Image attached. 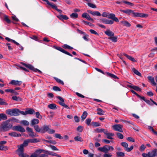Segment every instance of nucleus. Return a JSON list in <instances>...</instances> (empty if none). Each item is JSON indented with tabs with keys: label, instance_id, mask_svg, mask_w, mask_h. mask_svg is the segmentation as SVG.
Instances as JSON below:
<instances>
[{
	"label": "nucleus",
	"instance_id": "1",
	"mask_svg": "<svg viewBox=\"0 0 157 157\" xmlns=\"http://www.w3.org/2000/svg\"><path fill=\"white\" fill-rule=\"evenodd\" d=\"M120 11L121 12L125 13L128 15H132V16L134 17H148V15L142 13H135L131 10L127 9L125 10H120Z\"/></svg>",
	"mask_w": 157,
	"mask_h": 157
},
{
	"label": "nucleus",
	"instance_id": "19",
	"mask_svg": "<svg viewBox=\"0 0 157 157\" xmlns=\"http://www.w3.org/2000/svg\"><path fill=\"white\" fill-rule=\"evenodd\" d=\"M128 86L130 88H132L137 91H141V89L138 86H133L131 85H128Z\"/></svg>",
	"mask_w": 157,
	"mask_h": 157
},
{
	"label": "nucleus",
	"instance_id": "37",
	"mask_svg": "<svg viewBox=\"0 0 157 157\" xmlns=\"http://www.w3.org/2000/svg\"><path fill=\"white\" fill-rule=\"evenodd\" d=\"M87 113L86 112L84 111L83 112L82 115L81 116V118L83 121L85 119L87 116Z\"/></svg>",
	"mask_w": 157,
	"mask_h": 157
},
{
	"label": "nucleus",
	"instance_id": "5",
	"mask_svg": "<svg viewBox=\"0 0 157 157\" xmlns=\"http://www.w3.org/2000/svg\"><path fill=\"white\" fill-rule=\"evenodd\" d=\"M123 126L120 124H116L112 126L113 129L115 131L123 132L122 127Z\"/></svg>",
	"mask_w": 157,
	"mask_h": 157
},
{
	"label": "nucleus",
	"instance_id": "11",
	"mask_svg": "<svg viewBox=\"0 0 157 157\" xmlns=\"http://www.w3.org/2000/svg\"><path fill=\"white\" fill-rule=\"evenodd\" d=\"M55 48L57 50L60 51V52H63L64 53H65L68 56H71L72 57V55L69 52H67L64 49H63V48H61V47H55Z\"/></svg>",
	"mask_w": 157,
	"mask_h": 157
},
{
	"label": "nucleus",
	"instance_id": "13",
	"mask_svg": "<svg viewBox=\"0 0 157 157\" xmlns=\"http://www.w3.org/2000/svg\"><path fill=\"white\" fill-rule=\"evenodd\" d=\"M105 134L107 136V138L108 139L112 140L113 139V136H114V134L113 133L108 132V131L106 130L105 132Z\"/></svg>",
	"mask_w": 157,
	"mask_h": 157
},
{
	"label": "nucleus",
	"instance_id": "54",
	"mask_svg": "<svg viewBox=\"0 0 157 157\" xmlns=\"http://www.w3.org/2000/svg\"><path fill=\"white\" fill-rule=\"evenodd\" d=\"M8 120H9V122H10V121H11L16 122H18L19 121L17 119L14 117H13L12 118L8 119Z\"/></svg>",
	"mask_w": 157,
	"mask_h": 157
},
{
	"label": "nucleus",
	"instance_id": "15",
	"mask_svg": "<svg viewBox=\"0 0 157 157\" xmlns=\"http://www.w3.org/2000/svg\"><path fill=\"white\" fill-rule=\"evenodd\" d=\"M82 16L83 17L86 18L87 20L90 21L92 22L94 21L93 19L91 18L90 16L87 13H84L82 14Z\"/></svg>",
	"mask_w": 157,
	"mask_h": 157
},
{
	"label": "nucleus",
	"instance_id": "8",
	"mask_svg": "<svg viewBox=\"0 0 157 157\" xmlns=\"http://www.w3.org/2000/svg\"><path fill=\"white\" fill-rule=\"evenodd\" d=\"M109 148L108 145H105L102 147H98V150L99 151L105 153H107L109 151Z\"/></svg>",
	"mask_w": 157,
	"mask_h": 157
},
{
	"label": "nucleus",
	"instance_id": "20",
	"mask_svg": "<svg viewBox=\"0 0 157 157\" xmlns=\"http://www.w3.org/2000/svg\"><path fill=\"white\" fill-rule=\"evenodd\" d=\"M105 33L107 35L110 36H113L114 35V33L109 29H107L105 31Z\"/></svg>",
	"mask_w": 157,
	"mask_h": 157
},
{
	"label": "nucleus",
	"instance_id": "23",
	"mask_svg": "<svg viewBox=\"0 0 157 157\" xmlns=\"http://www.w3.org/2000/svg\"><path fill=\"white\" fill-rule=\"evenodd\" d=\"M123 55L132 61L133 62H136V61L135 59L131 56H129L125 53L123 54Z\"/></svg>",
	"mask_w": 157,
	"mask_h": 157
},
{
	"label": "nucleus",
	"instance_id": "29",
	"mask_svg": "<svg viewBox=\"0 0 157 157\" xmlns=\"http://www.w3.org/2000/svg\"><path fill=\"white\" fill-rule=\"evenodd\" d=\"M48 108L52 109H56V105L54 104H51L48 105Z\"/></svg>",
	"mask_w": 157,
	"mask_h": 157
},
{
	"label": "nucleus",
	"instance_id": "14",
	"mask_svg": "<svg viewBox=\"0 0 157 157\" xmlns=\"http://www.w3.org/2000/svg\"><path fill=\"white\" fill-rule=\"evenodd\" d=\"M22 83L21 81H18L17 80H12L9 83V84H12L15 86H20Z\"/></svg>",
	"mask_w": 157,
	"mask_h": 157
},
{
	"label": "nucleus",
	"instance_id": "18",
	"mask_svg": "<svg viewBox=\"0 0 157 157\" xmlns=\"http://www.w3.org/2000/svg\"><path fill=\"white\" fill-rule=\"evenodd\" d=\"M18 149L17 150V152L18 155L20 153H23L24 151V147L21 145L18 146Z\"/></svg>",
	"mask_w": 157,
	"mask_h": 157
},
{
	"label": "nucleus",
	"instance_id": "62",
	"mask_svg": "<svg viewBox=\"0 0 157 157\" xmlns=\"http://www.w3.org/2000/svg\"><path fill=\"white\" fill-rule=\"evenodd\" d=\"M53 89L55 91H60L61 89L58 87L56 86H54L53 87Z\"/></svg>",
	"mask_w": 157,
	"mask_h": 157
},
{
	"label": "nucleus",
	"instance_id": "42",
	"mask_svg": "<svg viewBox=\"0 0 157 157\" xmlns=\"http://www.w3.org/2000/svg\"><path fill=\"white\" fill-rule=\"evenodd\" d=\"M70 17L73 18H76L78 17V15L76 13H73L70 15Z\"/></svg>",
	"mask_w": 157,
	"mask_h": 157
},
{
	"label": "nucleus",
	"instance_id": "30",
	"mask_svg": "<svg viewBox=\"0 0 157 157\" xmlns=\"http://www.w3.org/2000/svg\"><path fill=\"white\" fill-rule=\"evenodd\" d=\"M132 71L136 75H138L139 76H141V74L139 72L138 70H136L134 68H133L132 69Z\"/></svg>",
	"mask_w": 157,
	"mask_h": 157
},
{
	"label": "nucleus",
	"instance_id": "32",
	"mask_svg": "<svg viewBox=\"0 0 157 157\" xmlns=\"http://www.w3.org/2000/svg\"><path fill=\"white\" fill-rule=\"evenodd\" d=\"M7 119L6 115L3 113L0 114V121L1 120H5Z\"/></svg>",
	"mask_w": 157,
	"mask_h": 157
},
{
	"label": "nucleus",
	"instance_id": "57",
	"mask_svg": "<svg viewBox=\"0 0 157 157\" xmlns=\"http://www.w3.org/2000/svg\"><path fill=\"white\" fill-rule=\"evenodd\" d=\"M36 117L39 119H41L42 118V116L40 115V113L38 112H36Z\"/></svg>",
	"mask_w": 157,
	"mask_h": 157
},
{
	"label": "nucleus",
	"instance_id": "26",
	"mask_svg": "<svg viewBox=\"0 0 157 157\" xmlns=\"http://www.w3.org/2000/svg\"><path fill=\"white\" fill-rule=\"evenodd\" d=\"M57 98H58L59 100L60 101L59 102V104L62 106H63L65 104L64 103V100L60 96H58L57 97Z\"/></svg>",
	"mask_w": 157,
	"mask_h": 157
},
{
	"label": "nucleus",
	"instance_id": "43",
	"mask_svg": "<svg viewBox=\"0 0 157 157\" xmlns=\"http://www.w3.org/2000/svg\"><path fill=\"white\" fill-rule=\"evenodd\" d=\"M115 17V15L114 14L109 13L108 18L113 20Z\"/></svg>",
	"mask_w": 157,
	"mask_h": 157
},
{
	"label": "nucleus",
	"instance_id": "45",
	"mask_svg": "<svg viewBox=\"0 0 157 157\" xmlns=\"http://www.w3.org/2000/svg\"><path fill=\"white\" fill-rule=\"evenodd\" d=\"M46 153H45L44 154H40L38 156V157H48V153L46 152Z\"/></svg>",
	"mask_w": 157,
	"mask_h": 157
},
{
	"label": "nucleus",
	"instance_id": "10",
	"mask_svg": "<svg viewBox=\"0 0 157 157\" xmlns=\"http://www.w3.org/2000/svg\"><path fill=\"white\" fill-rule=\"evenodd\" d=\"M13 129L19 131L21 132H24L25 131V129L20 126H14L13 127Z\"/></svg>",
	"mask_w": 157,
	"mask_h": 157
},
{
	"label": "nucleus",
	"instance_id": "28",
	"mask_svg": "<svg viewBox=\"0 0 157 157\" xmlns=\"http://www.w3.org/2000/svg\"><path fill=\"white\" fill-rule=\"evenodd\" d=\"M46 152L48 155H52V156H55L58 157H61L59 155L57 154H56L55 153H54V152H51V151H46Z\"/></svg>",
	"mask_w": 157,
	"mask_h": 157
},
{
	"label": "nucleus",
	"instance_id": "33",
	"mask_svg": "<svg viewBox=\"0 0 157 157\" xmlns=\"http://www.w3.org/2000/svg\"><path fill=\"white\" fill-rule=\"evenodd\" d=\"M12 98L13 100L17 101H21L22 100V98L19 97H17L16 96H13Z\"/></svg>",
	"mask_w": 157,
	"mask_h": 157
},
{
	"label": "nucleus",
	"instance_id": "39",
	"mask_svg": "<svg viewBox=\"0 0 157 157\" xmlns=\"http://www.w3.org/2000/svg\"><path fill=\"white\" fill-rule=\"evenodd\" d=\"M29 142H30L29 139L26 140L24 141L23 144H22L21 145H22L23 147L26 146L28 145L29 143Z\"/></svg>",
	"mask_w": 157,
	"mask_h": 157
},
{
	"label": "nucleus",
	"instance_id": "55",
	"mask_svg": "<svg viewBox=\"0 0 157 157\" xmlns=\"http://www.w3.org/2000/svg\"><path fill=\"white\" fill-rule=\"evenodd\" d=\"M55 78L56 79V82H58V83H59L60 84H61L62 85L64 84L63 82L61 80H60L57 78Z\"/></svg>",
	"mask_w": 157,
	"mask_h": 157
},
{
	"label": "nucleus",
	"instance_id": "22",
	"mask_svg": "<svg viewBox=\"0 0 157 157\" xmlns=\"http://www.w3.org/2000/svg\"><path fill=\"white\" fill-rule=\"evenodd\" d=\"M8 135L11 136L13 137H20L21 136L20 134H17L15 132L9 133Z\"/></svg>",
	"mask_w": 157,
	"mask_h": 157
},
{
	"label": "nucleus",
	"instance_id": "60",
	"mask_svg": "<svg viewBox=\"0 0 157 157\" xmlns=\"http://www.w3.org/2000/svg\"><path fill=\"white\" fill-rule=\"evenodd\" d=\"M19 156L20 157H29L28 155L24 154V153L19 154Z\"/></svg>",
	"mask_w": 157,
	"mask_h": 157
},
{
	"label": "nucleus",
	"instance_id": "21",
	"mask_svg": "<svg viewBox=\"0 0 157 157\" xmlns=\"http://www.w3.org/2000/svg\"><path fill=\"white\" fill-rule=\"evenodd\" d=\"M57 17L61 20H67L68 19V17L66 15H63V14L57 16Z\"/></svg>",
	"mask_w": 157,
	"mask_h": 157
},
{
	"label": "nucleus",
	"instance_id": "46",
	"mask_svg": "<svg viewBox=\"0 0 157 157\" xmlns=\"http://www.w3.org/2000/svg\"><path fill=\"white\" fill-rule=\"evenodd\" d=\"M63 47L65 49H68L70 50L73 49V47H71L67 44H64L63 45Z\"/></svg>",
	"mask_w": 157,
	"mask_h": 157
},
{
	"label": "nucleus",
	"instance_id": "3",
	"mask_svg": "<svg viewBox=\"0 0 157 157\" xmlns=\"http://www.w3.org/2000/svg\"><path fill=\"white\" fill-rule=\"evenodd\" d=\"M9 120L3 122L2 124L1 128L5 131L9 130L12 126V125L9 124Z\"/></svg>",
	"mask_w": 157,
	"mask_h": 157
},
{
	"label": "nucleus",
	"instance_id": "53",
	"mask_svg": "<svg viewBox=\"0 0 157 157\" xmlns=\"http://www.w3.org/2000/svg\"><path fill=\"white\" fill-rule=\"evenodd\" d=\"M116 134H117V135L118 137V138H119V139H123V138H124L123 136L121 133H120L118 132V133H117Z\"/></svg>",
	"mask_w": 157,
	"mask_h": 157
},
{
	"label": "nucleus",
	"instance_id": "6",
	"mask_svg": "<svg viewBox=\"0 0 157 157\" xmlns=\"http://www.w3.org/2000/svg\"><path fill=\"white\" fill-rule=\"evenodd\" d=\"M121 145L124 148L125 150L127 152H130L133 148V146L132 145L129 148H128V144L126 142H122L121 144Z\"/></svg>",
	"mask_w": 157,
	"mask_h": 157
},
{
	"label": "nucleus",
	"instance_id": "61",
	"mask_svg": "<svg viewBox=\"0 0 157 157\" xmlns=\"http://www.w3.org/2000/svg\"><path fill=\"white\" fill-rule=\"evenodd\" d=\"M112 155L110 153H105L103 155V157H111Z\"/></svg>",
	"mask_w": 157,
	"mask_h": 157
},
{
	"label": "nucleus",
	"instance_id": "34",
	"mask_svg": "<svg viewBox=\"0 0 157 157\" xmlns=\"http://www.w3.org/2000/svg\"><path fill=\"white\" fill-rule=\"evenodd\" d=\"M74 140L75 141L82 142L83 141V139L80 136H77L74 137Z\"/></svg>",
	"mask_w": 157,
	"mask_h": 157
},
{
	"label": "nucleus",
	"instance_id": "47",
	"mask_svg": "<svg viewBox=\"0 0 157 157\" xmlns=\"http://www.w3.org/2000/svg\"><path fill=\"white\" fill-rule=\"evenodd\" d=\"M97 110L98 111V112L97 113L99 115L103 114L104 112L103 111L102 109H101L100 108H98L97 109Z\"/></svg>",
	"mask_w": 157,
	"mask_h": 157
},
{
	"label": "nucleus",
	"instance_id": "2",
	"mask_svg": "<svg viewBox=\"0 0 157 157\" xmlns=\"http://www.w3.org/2000/svg\"><path fill=\"white\" fill-rule=\"evenodd\" d=\"M6 113L10 116H16L19 115V110L17 108L8 109L6 111Z\"/></svg>",
	"mask_w": 157,
	"mask_h": 157
},
{
	"label": "nucleus",
	"instance_id": "48",
	"mask_svg": "<svg viewBox=\"0 0 157 157\" xmlns=\"http://www.w3.org/2000/svg\"><path fill=\"white\" fill-rule=\"evenodd\" d=\"M91 123L92 125L94 127H97L100 126V125L99 123L98 122H92Z\"/></svg>",
	"mask_w": 157,
	"mask_h": 157
},
{
	"label": "nucleus",
	"instance_id": "25",
	"mask_svg": "<svg viewBox=\"0 0 157 157\" xmlns=\"http://www.w3.org/2000/svg\"><path fill=\"white\" fill-rule=\"evenodd\" d=\"M121 23L124 26L130 27L131 26L130 24L126 21H122L121 22Z\"/></svg>",
	"mask_w": 157,
	"mask_h": 157
},
{
	"label": "nucleus",
	"instance_id": "40",
	"mask_svg": "<svg viewBox=\"0 0 157 157\" xmlns=\"http://www.w3.org/2000/svg\"><path fill=\"white\" fill-rule=\"evenodd\" d=\"M8 104L5 102V100L3 99L0 98V105H7Z\"/></svg>",
	"mask_w": 157,
	"mask_h": 157
},
{
	"label": "nucleus",
	"instance_id": "4",
	"mask_svg": "<svg viewBox=\"0 0 157 157\" xmlns=\"http://www.w3.org/2000/svg\"><path fill=\"white\" fill-rule=\"evenodd\" d=\"M143 157H155L157 155H156L155 152L153 150L149 151L147 153H143L142 154Z\"/></svg>",
	"mask_w": 157,
	"mask_h": 157
},
{
	"label": "nucleus",
	"instance_id": "16",
	"mask_svg": "<svg viewBox=\"0 0 157 157\" xmlns=\"http://www.w3.org/2000/svg\"><path fill=\"white\" fill-rule=\"evenodd\" d=\"M102 22L104 24L112 25L113 23V21L112 20L103 19H101Z\"/></svg>",
	"mask_w": 157,
	"mask_h": 157
},
{
	"label": "nucleus",
	"instance_id": "17",
	"mask_svg": "<svg viewBox=\"0 0 157 157\" xmlns=\"http://www.w3.org/2000/svg\"><path fill=\"white\" fill-rule=\"evenodd\" d=\"M147 78L150 81L153 86H155L157 85L155 81L154 77L151 76H147Z\"/></svg>",
	"mask_w": 157,
	"mask_h": 157
},
{
	"label": "nucleus",
	"instance_id": "7",
	"mask_svg": "<svg viewBox=\"0 0 157 157\" xmlns=\"http://www.w3.org/2000/svg\"><path fill=\"white\" fill-rule=\"evenodd\" d=\"M23 64L25 67L29 68L30 69L33 71L34 72H38L40 73H41V71L40 70L37 69L35 68L34 67L30 64H27L24 63H23Z\"/></svg>",
	"mask_w": 157,
	"mask_h": 157
},
{
	"label": "nucleus",
	"instance_id": "59",
	"mask_svg": "<svg viewBox=\"0 0 157 157\" xmlns=\"http://www.w3.org/2000/svg\"><path fill=\"white\" fill-rule=\"evenodd\" d=\"M113 42H115L117 41V37L116 36H113L111 37L110 39Z\"/></svg>",
	"mask_w": 157,
	"mask_h": 157
},
{
	"label": "nucleus",
	"instance_id": "64",
	"mask_svg": "<svg viewBox=\"0 0 157 157\" xmlns=\"http://www.w3.org/2000/svg\"><path fill=\"white\" fill-rule=\"evenodd\" d=\"M123 2L124 3L126 4L131 6H133L134 5L132 3L129 2L124 1Z\"/></svg>",
	"mask_w": 157,
	"mask_h": 157
},
{
	"label": "nucleus",
	"instance_id": "38",
	"mask_svg": "<svg viewBox=\"0 0 157 157\" xmlns=\"http://www.w3.org/2000/svg\"><path fill=\"white\" fill-rule=\"evenodd\" d=\"M34 128L36 132H40L41 128H39L38 125H34Z\"/></svg>",
	"mask_w": 157,
	"mask_h": 157
},
{
	"label": "nucleus",
	"instance_id": "31",
	"mask_svg": "<svg viewBox=\"0 0 157 157\" xmlns=\"http://www.w3.org/2000/svg\"><path fill=\"white\" fill-rule=\"evenodd\" d=\"M51 6L53 9L56 10L59 13H62V11L61 10L58 9L57 7L54 4H52Z\"/></svg>",
	"mask_w": 157,
	"mask_h": 157
},
{
	"label": "nucleus",
	"instance_id": "50",
	"mask_svg": "<svg viewBox=\"0 0 157 157\" xmlns=\"http://www.w3.org/2000/svg\"><path fill=\"white\" fill-rule=\"evenodd\" d=\"M55 137L56 138H59V139H63V137L62 136L59 134L56 133L55 135Z\"/></svg>",
	"mask_w": 157,
	"mask_h": 157
},
{
	"label": "nucleus",
	"instance_id": "9",
	"mask_svg": "<svg viewBox=\"0 0 157 157\" xmlns=\"http://www.w3.org/2000/svg\"><path fill=\"white\" fill-rule=\"evenodd\" d=\"M44 151V150L42 149L37 150L31 155L30 157H38L39 155Z\"/></svg>",
	"mask_w": 157,
	"mask_h": 157
},
{
	"label": "nucleus",
	"instance_id": "24",
	"mask_svg": "<svg viewBox=\"0 0 157 157\" xmlns=\"http://www.w3.org/2000/svg\"><path fill=\"white\" fill-rule=\"evenodd\" d=\"M39 120L37 119H33L31 120V125H34L35 124H37L39 123Z\"/></svg>",
	"mask_w": 157,
	"mask_h": 157
},
{
	"label": "nucleus",
	"instance_id": "41",
	"mask_svg": "<svg viewBox=\"0 0 157 157\" xmlns=\"http://www.w3.org/2000/svg\"><path fill=\"white\" fill-rule=\"evenodd\" d=\"M29 142L31 143H35L38 142L40 141L39 140L37 139H29Z\"/></svg>",
	"mask_w": 157,
	"mask_h": 157
},
{
	"label": "nucleus",
	"instance_id": "27",
	"mask_svg": "<svg viewBox=\"0 0 157 157\" xmlns=\"http://www.w3.org/2000/svg\"><path fill=\"white\" fill-rule=\"evenodd\" d=\"M106 130V129L103 128L99 129L97 128L95 130V132L98 133L103 132L105 134V132Z\"/></svg>",
	"mask_w": 157,
	"mask_h": 157
},
{
	"label": "nucleus",
	"instance_id": "44",
	"mask_svg": "<svg viewBox=\"0 0 157 157\" xmlns=\"http://www.w3.org/2000/svg\"><path fill=\"white\" fill-rule=\"evenodd\" d=\"M92 15L93 16H101V14L98 11H95L93 12Z\"/></svg>",
	"mask_w": 157,
	"mask_h": 157
},
{
	"label": "nucleus",
	"instance_id": "58",
	"mask_svg": "<svg viewBox=\"0 0 157 157\" xmlns=\"http://www.w3.org/2000/svg\"><path fill=\"white\" fill-rule=\"evenodd\" d=\"M91 119L90 118L87 119L85 121L87 125H89L91 122Z\"/></svg>",
	"mask_w": 157,
	"mask_h": 157
},
{
	"label": "nucleus",
	"instance_id": "56",
	"mask_svg": "<svg viewBox=\"0 0 157 157\" xmlns=\"http://www.w3.org/2000/svg\"><path fill=\"white\" fill-rule=\"evenodd\" d=\"M4 19L9 24L10 23V20L8 18L7 16H4Z\"/></svg>",
	"mask_w": 157,
	"mask_h": 157
},
{
	"label": "nucleus",
	"instance_id": "12",
	"mask_svg": "<svg viewBox=\"0 0 157 157\" xmlns=\"http://www.w3.org/2000/svg\"><path fill=\"white\" fill-rule=\"evenodd\" d=\"M49 129V126L46 125H43L41 128L40 130V132L42 133H44L48 131Z\"/></svg>",
	"mask_w": 157,
	"mask_h": 157
},
{
	"label": "nucleus",
	"instance_id": "63",
	"mask_svg": "<svg viewBox=\"0 0 157 157\" xmlns=\"http://www.w3.org/2000/svg\"><path fill=\"white\" fill-rule=\"evenodd\" d=\"M89 31L92 34H94L97 35H98V33L96 31L93 29H90V30Z\"/></svg>",
	"mask_w": 157,
	"mask_h": 157
},
{
	"label": "nucleus",
	"instance_id": "51",
	"mask_svg": "<svg viewBox=\"0 0 157 157\" xmlns=\"http://www.w3.org/2000/svg\"><path fill=\"white\" fill-rule=\"evenodd\" d=\"M21 123L25 125H28L29 124V122L25 120L21 121Z\"/></svg>",
	"mask_w": 157,
	"mask_h": 157
},
{
	"label": "nucleus",
	"instance_id": "35",
	"mask_svg": "<svg viewBox=\"0 0 157 157\" xmlns=\"http://www.w3.org/2000/svg\"><path fill=\"white\" fill-rule=\"evenodd\" d=\"M116 153L118 157H124L125 155L124 153L123 152H117Z\"/></svg>",
	"mask_w": 157,
	"mask_h": 157
},
{
	"label": "nucleus",
	"instance_id": "52",
	"mask_svg": "<svg viewBox=\"0 0 157 157\" xmlns=\"http://www.w3.org/2000/svg\"><path fill=\"white\" fill-rule=\"evenodd\" d=\"M88 6L93 8H96V5L90 3H87Z\"/></svg>",
	"mask_w": 157,
	"mask_h": 157
},
{
	"label": "nucleus",
	"instance_id": "49",
	"mask_svg": "<svg viewBox=\"0 0 157 157\" xmlns=\"http://www.w3.org/2000/svg\"><path fill=\"white\" fill-rule=\"evenodd\" d=\"M83 129V127L81 125L79 126L77 128V131L79 132H82Z\"/></svg>",
	"mask_w": 157,
	"mask_h": 157
},
{
	"label": "nucleus",
	"instance_id": "36",
	"mask_svg": "<svg viewBox=\"0 0 157 157\" xmlns=\"http://www.w3.org/2000/svg\"><path fill=\"white\" fill-rule=\"evenodd\" d=\"M35 112L34 110L32 109H30L26 111L27 114H32Z\"/></svg>",
	"mask_w": 157,
	"mask_h": 157
}]
</instances>
